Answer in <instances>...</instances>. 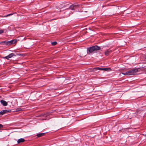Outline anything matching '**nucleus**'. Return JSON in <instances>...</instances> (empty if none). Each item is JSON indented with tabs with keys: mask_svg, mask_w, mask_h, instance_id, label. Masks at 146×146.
Wrapping results in <instances>:
<instances>
[{
	"mask_svg": "<svg viewBox=\"0 0 146 146\" xmlns=\"http://www.w3.org/2000/svg\"><path fill=\"white\" fill-rule=\"evenodd\" d=\"M3 32V31L2 30H0V34H1Z\"/></svg>",
	"mask_w": 146,
	"mask_h": 146,
	"instance_id": "15",
	"label": "nucleus"
},
{
	"mask_svg": "<svg viewBox=\"0 0 146 146\" xmlns=\"http://www.w3.org/2000/svg\"><path fill=\"white\" fill-rule=\"evenodd\" d=\"M42 115H43V116H45V115H43V114H42Z\"/></svg>",
	"mask_w": 146,
	"mask_h": 146,
	"instance_id": "18",
	"label": "nucleus"
},
{
	"mask_svg": "<svg viewBox=\"0 0 146 146\" xmlns=\"http://www.w3.org/2000/svg\"><path fill=\"white\" fill-rule=\"evenodd\" d=\"M79 6V5L77 4H72L70 6L69 9L72 10H74L75 9L77 8Z\"/></svg>",
	"mask_w": 146,
	"mask_h": 146,
	"instance_id": "3",
	"label": "nucleus"
},
{
	"mask_svg": "<svg viewBox=\"0 0 146 146\" xmlns=\"http://www.w3.org/2000/svg\"><path fill=\"white\" fill-rule=\"evenodd\" d=\"M3 126L1 124H0V128H3Z\"/></svg>",
	"mask_w": 146,
	"mask_h": 146,
	"instance_id": "16",
	"label": "nucleus"
},
{
	"mask_svg": "<svg viewBox=\"0 0 146 146\" xmlns=\"http://www.w3.org/2000/svg\"><path fill=\"white\" fill-rule=\"evenodd\" d=\"M100 47L98 45L93 46L90 47L87 49V53L88 54H90L94 52L100 50Z\"/></svg>",
	"mask_w": 146,
	"mask_h": 146,
	"instance_id": "2",
	"label": "nucleus"
},
{
	"mask_svg": "<svg viewBox=\"0 0 146 146\" xmlns=\"http://www.w3.org/2000/svg\"><path fill=\"white\" fill-rule=\"evenodd\" d=\"M13 15V14H9L8 15H7L6 17L9 16L11 15Z\"/></svg>",
	"mask_w": 146,
	"mask_h": 146,
	"instance_id": "17",
	"label": "nucleus"
},
{
	"mask_svg": "<svg viewBox=\"0 0 146 146\" xmlns=\"http://www.w3.org/2000/svg\"><path fill=\"white\" fill-rule=\"evenodd\" d=\"M139 69V68H133L126 72L125 73H122V74L124 75L128 76L135 75L137 74V73L138 71V70Z\"/></svg>",
	"mask_w": 146,
	"mask_h": 146,
	"instance_id": "1",
	"label": "nucleus"
},
{
	"mask_svg": "<svg viewBox=\"0 0 146 146\" xmlns=\"http://www.w3.org/2000/svg\"><path fill=\"white\" fill-rule=\"evenodd\" d=\"M113 51L111 50L110 48L106 50L105 52V54L106 56H108Z\"/></svg>",
	"mask_w": 146,
	"mask_h": 146,
	"instance_id": "6",
	"label": "nucleus"
},
{
	"mask_svg": "<svg viewBox=\"0 0 146 146\" xmlns=\"http://www.w3.org/2000/svg\"><path fill=\"white\" fill-rule=\"evenodd\" d=\"M11 111L10 110H5L1 111L0 112V117H1L2 115L7 113L10 112Z\"/></svg>",
	"mask_w": 146,
	"mask_h": 146,
	"instance_id": "5",
	"label": "nucleus"
},
{
	"mask_svg": "<svg viewBox=\"0 0 146 146\" xmlns=\"http://www.w3.org/2000/svg\"><path fill=\"white\" fill-rule=\"evenodd\" d=\"M25 141V140L23 138H21L18 140L17 141V143H22Z\"/></svg>",
	"mask_w": 146,
	"mask_h": 146,
	"instance_id": "11",
	"label": "nucleus"
},
{
	"mask_svg": "<svg viewBox=\"0 0 146 146\" xmlns=\"http://www.w3.org/2000/svg\"><path fill=\"white\" fill-rule=\"evenodd\" d=\"M111 69L110 68H101L99 67H96L93 68V70H103L106 71H107L108 70L110 71L111 70Z\"/></svg>",
	"mask_w": 146,
	"mask_h": 146,
	"instance_id": "4",
	"label": "nucleus"
},
{
	"mask_svg": "<svg viewBox=\"0 0 146 146\" xmlns=\"http://www.w3.org/2000/svg\"><path fill=\"white\" fill-rule=\"evenodd\" d=\"M11 44H12L15 43L17 42V40H16L14 39L11 40Z\"/></svg>",
	"mask_w": 146,
	"mask_h": 146,
	"instance_id": "12",
	"label": "nucleus"
},
{
	"mask_svg": "<svg viewBox=\"0 0 146 146\" xmlns=\"http://www.w3.org/2000/svg\"><path fill=\"white\" fill-rule=\"evenodd\" d=\"M11 40L10 41H4L2 42L1 43H4L5 44L7 45H10L11 44Z\"/></svg>",
	"mask_w": 146,
	"mask_h": 146,
	"instance_id": "8",
	"label": "nucleus"
},
{
	"mask_svg": "<svg viewBox=\"0 0 146 146\" xmlns=\"http://www.w3.org/2000/svg\"><path fill=\"white\" fill-rule=\"evenodd\" d=\"M57 44V42L56 41H54L53 42H52L51 43V44L52 45H56Z\"/></svg>",
	"mask_w": 146,
	"mask_h": 146,
	"instance_id": "13",
	"label": "nucleus"
},
{
	"mask_svg": "<svg viewBox=\"0 0 146 146\" xmlns=\"http://www.w3.org/2000/svg\"><path fill=\"white\" fill-rule=\"evenodd\" d=\"M21 110H22V109L21 108H18L16 110V111H20Z\"/></svg>",
	"mask_w": 146,
	"mask_h": 146,
	"instance_id": "14",
	"label": "nucleus"
},
{
	"mask_svg": "<svg viewBox=\"0 0 146 146\" xmlns=\"http://www.w3.org/2000/svg\"><path fill=\"white\" fill-rule=\"evenodd\" d=\"M1 104L3 106H7V103L3 100H1Z\"/></svg>",
	"mask_w": 146,
	"mask_h": 146,
	"instance_id": "9",
	"label": "nucleus"
},
{
	"mask_svg": "<svg viewBox=\"0 0 146 146\" xmlns=\"http://www.w3.org/2000/svg\"><path fill=\"white\" fill-rule=\"evenodd\" d=\"M45 133H40L38 134H37L36 135V136L38 137H39L43 136H44L45 135Z\"/></svg>",
	"mask_w": 146,
	"mask_h": 146,
	"instance_id": "10",
	"label": "nucleus"
},
{
	"mask_svg": "<svg viewBox=\"0 0 146 146\" xmlns=\"http://www.w3.org/2000/svg\"><path fill=\"white\" fill-rule=\"evenodd\" d=\"M14 56H15V55L14 54L12 53L9 54L7 56L4 57L3 58L7 59H8L9 58H11Z\"/></svg>",
	"mask_w": 146,
	"mask_h": 146,
	"instance_id": "7",
	"label": "nucleus"
}]
</instances>
